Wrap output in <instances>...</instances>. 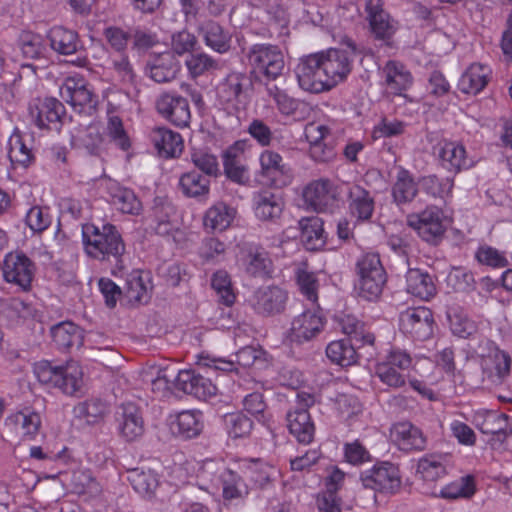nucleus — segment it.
Returning <instances> with one entry per match:
<instances>
[{
  "mask_svg": "<svg viewBox=\"0 0 512 512\" xmlns=\"http://www.w3.org/2000/svg\"><path fill=\"white\" fill-rule=\"evenodd\" d=\"M352 55L350 50L329 49L302 58L295 68L299 86L311 93L332 89L350 74Z\"/></svg>",
  "mask_w": 512,
  "mask_h": 512,
  "instance_id": "f257e3e1",
  "label": "nucleus"
},
{
  "mask_svg": "<svg viewBox=\"0 0 512 512\" xmlns=\"http://www.w3.org/2000/svg\"><path fill=\"white\" fill-rule=\"evenodd\" d=\"M82 234L85 252L89 257L114 263V274L125 269V244L114 225L104 224L101 229L95 225H86Z\"/></svg>",
  "mask_w": 512,
  "mask_h": 512,
  "instance_id": "f03ea898",
  "label": "nucleus"
},
{
  "mask_svg": "<svg viewBox=\"0 0 512 512\" xmlns=\"http://www.w3.org/2000/svg\"><path fill=\"white\" fill-rule=\"evenodd\" d=\"M33 372L42 385L57 388L68 396L77 395L83 386V371L77 362L57 366L42 360L34 364Z\"/></svg>",
  "mask_w": 512,
  "mask_h": 512,
  "instance_id": "7ed1b4c3",
  "label": "nucleus"
},
{
  "mask_svg": "<svg viewBox=\"0 0 512 512\" xmlns=\"http://www.w3.org/2000/svg\"><path fill=\"white\" fill-rule=\"evenodd\" d=\"M355 290L359 297L375 301L382 294L386 272L377 253L362 254L355 263Z\"/></svg>",
  "mask_w": 512,
  "mask_h": 512,
  "instance_id": "20e7f679",
  "label": "nucleus"
},
{
  "mask_svg": "<svg viewBox=\"0 0 512 512\" xmlns=\"http://www.w3.org/2000/svg\"><path fill=\"white\" fill-rule=\"evenodd\" d=\"M251 87L252 81L247 73L230 71L216 86L217 102L229 113L238 112L245 107Z\"/></svg>",
  "mask_w": 512,
  "mask_h": 512,
  "instance_id": "39448f33",
  "label": "nucleus"
},
{
  "mask_svg": "<svg viewBox=\"0 0 512 512\" xmlns=\"http://www.w3.org/2000/svg\"><path fill=\"white\" fill-rule=\"evenodd\" d=\"M245 55L253 71L265 76L268 80L277 79L284 70V55L277 45L256 43L247 49Z\"/></svg>",
  "mask_w": 512,
  "mask_h": 512,
  "instance_id": "423d86ee",
  "label": "nucleus"
},
{
  "mask_svg": "<svg viewBox=\"0 0 512 512\" xmlns=\"http://www.w3.org/2000/svg\"><path fill=\"white\" fill-rule=\"evenodd\" d=\"M202 477L209 479L213 485L222 486L224 500L232 501L245 498L249 494V485L236 471L208 461L202 469Z\"/></svg>",
  "mask_w": 512,
  "mask_h": 512,
  "instance_id": "0eeeda50",
  "label": "nucleus"
},
{
  "mask_svg": "<svg viewBox=\"0 0 512 512\" xmlns=\"http://www.w3.org/2000/svg\"><path fill=\"white\" fill-rule=\"evenodd\" d=\"M60 95L79 115L93 117L95 114L98 97L83 78H66L60 87Z\"/></svg>",
  "mask_w": 512,
  "mask_h": 512,
  "instance_id": "6e6552de",
  "label": "nucleus"
},
{
  "mask_svg": "<svg viewBox=\"0 0 512 512\" xmlns=\"http://www.w3.org/2000/svg\"><path fill=\"white\" fill-rule=\"evenodd\" d=\"M364 18L369 24L372 36L390 44L398 30V22L384 9L383 0H364Z\"/></svg>",
  "mask_w": 512,
  "mask_h": 512,
  "instance_id": "1a4fd4ad",
  "label": "nucleus"
},
{
  "mask_svg": "<svg viewBox=\"0 0 512 512\" xmlns=\"http://www.w3.org/2000/svg\"><path fill=\"white\" fill-rule=\"evenodd\" d=\"M303 197L305 203L316 212L332 213L339 207L340 191L331 180L321 178L306 186Z\"/></svg>",
  "mask_w": 512,
  "mask_h": 512,
  "instance_id": "9d476101",
  "label": "nucleus"
},
{
  "mask_svg": "<svg viewBox=\"0 0 512 512\" xmlns=\"http://www.w3.org/2000/svg\"><path fill=\"white\" fill-rule=\"evenodd\" d=\"M444 214L441 208L435 205L427 206L419 213L407 217V224L426 242H437L445 232L443 223Z\"/></svg>",
  "mask_w": 512,
  "mask_h": 512,
  "instance_id": "9b49d317",
  "label": "nucleus"
},
{
  "mask_svg": "<svg viewBox=\"0 0 512 512\" xmlns=\"http://www.w3.org/2000/svg\"><path fill=\"white\" fill-rule=\"evenodd\" d=\"M433 314L426 307L409 308L399 316L400 330L418 341H425L433 334Z\"/></svg>",
  "mask_w": 512,
  "mask_h": 512,
  "instance_id": "f8f14e48",
  "label": "nucleus"
},
{
  "mask_svg": "<svg viewBox=\"0 0 512 512\" xmlns=\"http://www.w3.org/2000/svg\"><path fill=\"white\" fill-rule=\"evenodd\" d=\"M156 110L171 124L184 128L191 120L188 100L177 93H163L156 100Z\"/></svg>",
  "mask_w": 512,
  "mask_h": 512,
  "instance_id": "ddd939ff",
  "label": "nucleus"
},
{
  "mask_svg": "<svg viewBox=\"0 0 512 512\" xmlns=\"http://www.w3.org/2000/svg\"><path fill=\"white\" fill-rule=\"evenodd\" d=\"M29 113L37 127L58 129L65 115V107L53 97L36 98L29 106Z\"/></svg>",
  "mask_w": 512,
  "mask_h": 512,
  "instance_id": "4468645a",
  "label": "nucleus"
},
{
  "mask_svg": "<svg viewBox=\"0 0 512 512\" xmlns=\"http://www.w3.org/2000/svg\"><path fill=\"white\" fill-rule=\"evenodd\" d=\"M115 421L119 435L127 442L136 441L144 434V420L140 408L134 403L120 405L115 413Z\"/></svg>",
  "mask_w": 512,
  "mask_h": 512,
  "instance_id": "2eb2a0df",
  "label": "nucleus"
},
{
  "mask_svg": "<svg viewBox=\"0 0 512 512\" xmlns=\"http://www.w3.org/2000/svg\"><path fill=\"white\" fill-rule=\"evenodd\" d=\"M35 273L34 263L22 253H9L3 263V276L7 282L27 290Z\"/></svg>",
  "mask_w": 512,
  "mask_h": 512,
  "instance_id": "dca6fc26",
  "label": "nucleus"
},
{
  "mask_svg": "<svg viewBox=\"0 0 512 512\" xmlns=\"http://www.w3.org/2000/svg\"><path fill=\"white\" fill-rule=\"evenodd\" d=\"M361 480L364 487L380 492H393L401 484L398 468L389 462H383L365 471L361 475Z\"/></svg>",
  "mask_w": 512,
  "mask_h": 512,
  "instance_id": "f3484780",
  "label": "nucleus"
},
{
  "mask_svg": "<svg viewBox=\"0 0 512 512\" xmlns=\"http://www.w3.org/2000/svg\"><path fill=\"white\" fill-rule=\"evenodd\" d=\"M261 175L276 188L288 186L293 180L290 166L284 163L283 158L277 152L264 150L259 157Z\"/></svg>",
  "mask_w": 512,
  "mask_h": 512,
  "instance_id": "a211bd4d",
  "label": "nucleus"
},
{
  "mask_svg": "<svg viewBox=\"0 0 512 512\" xmlns=\"http://www.w3.org/2000/svg\"><path fill=\"white\" fill-rule=\"evenodd\" d=\"M325 319L318 310H305L291 323L289 339L291 342L303 343L315 338L324 328Z\"/></svg>",
  "mask_w": 512,
  "mask_h": 512,
  "instance_id": "6ab92c4d",
  "label": "nucleus"
},
{
  "mask_svg": "<svg viewBox=\"0 0 512 512\" xmlns=\"http://www.w3.org/2000/svg\"><path fill=\"white\" fill-rule=\"evenodd\" d=\"M176 207L168 200L157 197L149 216V227L159 236H170L178 230Z\"/></svg>",
  "mask_w": 512,
  "mask_h": 512,
  "instance_id": "aec40b11",
  "label": "nucleus"
},
{
  "mask_svg": "<svg viewBox=\"0 0 512 512\" xmlns=\"http://www.w3.org/2000/svg\"><path fill=\"white\" fill-rule=\"evenodd\" d=\"M174 385L178 390L202 400L215 396L217 393L216 385L209 378L192 369L179 371Z\"/></svg>",
  "mask_w": 512,
  "mask_h": 512,
  "instance_id": "412c9836",
  "label": "nucleus"
},
{
  "mask_svg": "<svg viewBox=\"0 0 512 512\" xmlns=\"http://www.w3.org/2000/svg\"><path fill=\"white\" fill-rule=\"evenodd\" d=\"M346 194L350 216L357 222L369 221L376 205L374 195L359 184H349Z\"/></svg>",
  "mask_w": 512,
  "mask_h": 512,
  "instance_id": "4be33fe9",
  "label": "nucleus"
},
{
  "mask_svg": "<svg viewBox=\"0 0 512 512\" xmlns=\"http://www.w3.org/2000/svg\"><path fill=\"white\" fill-rule=\"evenodd\" d=\"M392 441L405 452L423 451L427 447V436L409 421L399 422L391 429Z\"/></svg>",
  "mask_w": 512,
  "mask_h": 512,
  "instance_id": "5701e85b",
  "label": "nucleus"
},
{
  "mask_svg": "<svg viewBox=\"0 0 512 512\" xmlns=\"http://www.w3.org/2000/svg\"><path fill=\"white\" fill-rule=\"evenodd\" d=\"M240 472L247 481L250 489H267L277 475V469L260 459L243 461L239 466Z\"/></svg>",
  "mask_w": 512,
  "mask_h": 512,
  "instance_id": "b1692460",
  "label": "nucleus"
},
{
  "mask_svg": "<svg viewBox=\"0 0 512 512\" xmlns=\"http://www.w3.org/2000/svg\"><path fill=\"white\" fill-rule=\"evenodd\" d=\"M266 92L273 99L280 114L303 120L309 116L310 106L299 99L293 98L275 84H266Z\"/></svg>",
  "mask_w": 512,
  "mask_h": 512,
  "instance_id": "393cba45",
  "label": "nucleus"
},
{
  "mask_svg": "<svg viewBox=\"0 0 512 512\" xmlns=\"http://www.w3.org/2000/svg\"><path fill=\"white\" fill-rule=\"evenodd\" d=\"M287 293L278 286L259 288L253 297V306L257 313L265 316L279 314L284 311Z\"/></svg>",
  "mask_w": 512,
  "mask_h": 512,
  "instance_id": "a878e982",
  "label": "nucleus"
},
{
  "mask_svg": "<svg viewBox=\"0 0 512 512\" xmlns=\"http://www.w3.org/2000/svg\"><path fill=\"white\" fill-rule=\"evenodd\" d=\"M380 73L382 84L390 95H401L413 82L410 71L397 61H388Z\"/></svg>",
  "mask_w": 512,
  "mask_h": 512,
  "instance_id": "bb28decb",
  "label": "nucleus"
},
{
  "mask_svg": "<svg viewBox=\"0 0 512 512\" xmlns=\"http://www.w3.org/2000/svg\"><path fill=\"white\" fill-rule=\"evenodd\" d=\"M252 207L260 221L275 222L283 212L284 201L279 194L265 189L253 193Z\"/></svg>",
  "mask_w": 512,
  "mask_h": 512,
  "instance_id": "cd10ccee",
  "label": "nucleus"
},
{
  "mask_svg": "<svg viewBox=\"0 0 512 512\" xmlns=\"http://www.w3.org/2000/svg\"><path fill=\"white\" fill-rule=\"evenodd\" d=\"M261 354V350H258L252 346H246L241 348L236 353V362L221 358L200 356L198 360V365L203 368L231 372L236 369V363L245 368L251 367L255 363V361L260 358Z\"/></svg>",
  "mask_w": 512,
  "mask_h": 512,
  "instance_id": "c85d7f7f",
  "label": "nucleus"
},
{
  "mask_svg": "<svg viewBox=\"0 0 512 512\" xmlns=\"http://www.w3.org/2000/svg\"><path fill=\"white\" fill-rule=\"evenodd\" d=\"M438 156L443 168L450 172L459 173L474 165L473 160L468 157L465 147L458 142H442L438 150Z\"/></svg>",
  "mask_w": 512,
  "mask_h": 512,
  "instance_id": "c756f323",
  "label": "nucleus"
},
{
  "mask_svg": "<svg viewBox=\"0 0 512 512\" xmlns=\"http://www.w3.org/2000/svg\"><path fill=\"white\" fill-rule=\"evenodd\" d=\"M103 142L101 126L94 119H91L86 125L79 124L72 133V145L76 148L85 149L92 155H97L100 152Z\"/></svg>",
  "mask_w": 512,
  "mask_h": 512,
  "instance_id": "7c9ffc66",
  "label": "nucleus"
},
{
  "mask_svg": "<svg viewBox=\"0 0 512 512\" xmlns=\"http://www.w3.org/2000/svg\"><path fill=\"white\" fill-rule=\"evenodd\" d=\"M419 194L418 179L407 169L397 170L395 181L391 187V196L397 206L412 203Z\"/></svg>",
  "mask_w": 512,
  "mask_h": 512,
  "instance_id": "2f4dec72",
  "label": "nucleus"
},
{
  "mask_svg": "<svg viewBox=\"0 0 512 512\" xmlns=\"http://www.w3.org/2000/svg\"><path fill=\"white\" fill-rule=\"evenodd\" d=\"M492 69L485 64L473 63L461 75L458 89L465 94L476 95L489 83Z\"/></svg>",
  "mask_w": 512,
  "mask_h": 512,
  "instance_id": "473e14b6",
  "label": "nucleus"
},
{
  "mask_svg": "<svg viewBox=\"0 0 512 512\" xmlns=\"http://www.w3.org/2000/svg\"><path fill=\"white\" fill-rule=\"evenodd\" d=\"M151 141L158 154L164 158H175L183 151V139L178 132L166 127H157L150 134Z\"/></svg>",
  "mask_w": 512,
  "mask_h": 512,
  "instance_id": "72a5a7b5",
  "label": "nucleus"
},
{
  "mask_svg": "<svg viewBox=\"0 0 512 512\" xmlns=\"http://www.w3.org/2000/svg\"><path fill=\"white\" fill-rule=\"evenodd\" d=\"M511 364L510 355L498 347L491 348L482 360L484 372L494 383H502L510 375Z\"/></svg>",
  "mask_w": 512,
  "mask_h": 512,
  "instance_id": "f704fd0d",
  "label": "nucleus"
},
{
  "mask_svg": "<svg viewBox=\"0 0 512 512\" xmlns=\"http://www.w3.org/2000/svg\"><path fill=\"white\" fill-rule=\"evenodd\" d=\"M287 427L291 435L301 444H310L315 436V424L309 411L289 410L286 414Z\"/></svg>",
  "mask_w": 512,
  "mask_h": 512,
  "instance_id": "c9c22d12",
  "label": "nucleus"
},
{
  "mask_svg": "<svg viewBox=\"0 0 512 512\" xmlns=\"http://www.w3.org/2000/svg\"><path fill=\"white\" fill-rule=\"evenodd\" d=\"M203 426L202 413L197 410L181 411L170 422L172 433L183 439H191L198 436L203 430Z\"/></svg>",
  "mask_w": 512,
  "mask_h": 512,
  "instance_id": "e433bc0d",
  "label": "nucleus"
},
{
  "mask_svg": "<svg viewBox=\"0 0 512 512\" xmlns=\"http://www.w3.org/2000/svg\"><path fill=\"white\" fill-rule=\"evenodd\" d=\"M211 180L195 170L183 173L178 182L181 193L187 198L206 202L210 194Z\"/></svg>",
  "mask_w": 512,
  "mask_h": 512,
  "instance_id": "4c0bfd02",
  "label": "nucleus"
},
{
  "mask_svg": "<svg viewBox=\"0 0 512 512\" xmlns=\"http://www.w3.org/2000/svg\"><path fill=\"white\" fill-rule=\"evenodd\" d=\"M406 291L421 300H430L436 295L433 276L418 268L409 269L406 273Z\"/></svg>",
  "mask_w": 512,
  "mask_h": 512,
  "instance_id": "58836bf2",
  "label": "nucleus"
},
{
  "mask_svg": "<svg viewBox=\"0 0 512 512\" xmlns=\"http://www.w3.org/2000/svg\"><path fill=\"white\" fill-rule=\"evenodd\" d=\"M53 342L60 350H68L73 347L80 348L83 345V330L70 321H63L53 325L50 329Z\"/></svg>",
  "mask_w": 512,
  "mask_h": 512,
  "instance_id": "ea45409f",
  "label": "nucleus"
},
{
  "mask_svg": "<svg viewBox=\"0 0 512 512\" xmlns=\"http://www.w3.org/2000/svg\"><path fill=\"white\" fill-rule=\"evenodd\" d=\"M47 38L51 48L61 55L75 54L82 47L78 33L63 26L52 27Z\"/></svg>",
  "mask_w": 512,
  "mask_h": 512,
  "instance_id": "a19ab883",
  "label": "nucleus"
},
{
  "mask_svg": "<svg viewBox=\"0 0 512 512\" xmlns=\"http://www.w3.org/2000/svg\"><path fill=\"white\" fill-rule=\"evenodd\" d=\"M5 426L22 438H33L41 426V417L34 411H19L6 418Z\"/></svg>",
  "mask_w": 512,
  "mask_h": 512,
  "instance_id": "79ce46f5",
  "label": "nucleus"
},
{
  "mask_svg": "<svg viewBox=\"0 0 512 512\" xmlns=\"http://www.w3.org/2000/svg\"><path fill=\"white\" fill-rule=\"evenodd\" d=\"M241 264L249 275L266 277L272 272V261L268 253L261 247L250 246L241 258Z\"/></svg>",
  "mask_w": 512,
  "mask_h": 512,
  "instance_id": "37998d69",
  "label": "nucleus"
},
{
  "mask_svg": "<svg viewBox=\"0 0 512 512\" xmlns=\"http://www.w3.org/2000/svg\"><path fill=\"white\" fill-rule=\"evenodd\" d=\"M243 149L240 143H235L223 152V167L225 175L231 181L238 184H246L249 175L241 163Z\"/></svg>",
  "mask_w": 512,
  "mask_h": 512,
  "instance_id": "c03bdc74",
  "label": "nucleus"
},
{
  "mask_svg": "<svg viewBox=\"0 0 512 512\" xmlns=\"http://www.w3.org/2000/svg\"><path fill=\"white\" fill-rule=\"evenodd\" d=\"M301 241L307 250L316 251L326 244L323 221L319 217L303 218L299 221Z\"/></svg>",
  "mask_w": 512,
  "mask_h": 512,
  "instance_id": "a18cd8bd",
  "label": "nucleus"
},
{
  "mask_svg": "<svg viewBox=\"0 0 512 512\" xmlns=\"http://www.w3.org/2000/svg\"><path fill=\"white\" fill-rule=\"evenodd\" d=\"M111 204L125 214L138 215L142 210V203L133 190L122 187L117 183L108 188Z\"/></svg>",
  "mask_w": 512,
  "mask_h": 512,
  "instance_id": "49530a36",
  "label": "nucleus"
},
{
  "mask_svg": "<svg viewBox=\"0 0 512 512\" xmlns=\"http://www.w3.org/2000/svg\"><path fill=\"white\" fill-rule=\"evenodd\" d=\"M177 72L178 65L171 52L154 57L148 65V74L157 83L170 82L176 77Z\"/></svg>",
  "mask_w": 512,
  "mask_h": 512,
  "instance_id": "de8ad7c7",
  "label": "nucleus"
},
{
  "mask_svg": "<svg viewBox=\"0 0 512 512\" xmlns=\"http://www.w3.org/2000/svg\"><path fill=\"white\" fill-rule=\"evenodd\" d=\"M200 32L205 44L220 54L226 53L231 47V35L219 23L207 21L202 24Z\"/></svg>",
  "mask_w": 512,
  "mask_h": 512,
  "instance_id": "09e8293b",
  "label": "nucleus"
},
{
  "mask_svg": "<svg viewBox=\"0 0 512 512\" xmlns=\"http://www.w3.org/2000/svg\"><path fill=\"white\" fill-rule=\"evenodd\" d=\"M419 191L432 199L445 201L451 196L454 181L448 177H438L435 174H429L418 178Z\"/></svg>",
  "mask_w": 512,
  "mask_h": 512,
  "instance_id": "8fccbe9b",
  "label": "nucleus"
},
{
  "mask_svg": "<svg viewBox=\"0 0 512 512\" xmlns=\"http://www.w3.org/2000/svg\"><path fill=\"white\" fill-rule=\"evenodd\" d=\"M477 428L483 434L505 437L509 430L508 416L498 411H486L475 416Z\"/></svg>",
  "mask_w": 512,
  "mask_h": 512,
  "instance_id": "3c124183",
  "label": "nucleus"
},
{
  "mask_svg": "<svg viewBox=\"0 0 512 512\" xmlns=\"http://www.w3.org/2000/svg\"><path fill=\"white\" fill-rule=\"evenodd\" d=\"M236 210L223 201L213 204L204 215V226L211 230L223 231L233 222Z\"/></svg>",
  "mask_w": 512,
  "mask_h": 512,
  "instance_id": "603ef678",
  "label": "nucleus"
},
{
  "mask_svg": "<svg viewBox=\"0 0 512 512\" xmlns=\"http://www.w3.org/2000/svg\"><path fill=\"white\" fill-rule=\"evenodd\" d=\"M356 342L351 340L332 341L326 348V355L331 362L342 367H348L357 362L358 354L356 352Z\"/></svg>",
  "mask_w": 512,
  "mask_h": 512,
  "instance_id": "864d4df0",
  "label": "nucleus"
},
{
  "mask_svg": "<svg viewBox=\"0 0 512 512\" xmlns=\"http://www.w3.org/2000/svg\"><path fill=\"white\" fill-rule=\"evenodd\" d=\"M337 321L342 332L350 337L348 340L361 345H373L374 335L355 316L343 315L338 317Z\"/></svg>",
  "mask_w": 512,
  "mask_h": 512,
  "instance_id": "5fc2aeb1",
  "label": "nucleus"
},
{
  "mask_svg": "<svg viewBox=\"0 0 512 512\" xmlns=\"http://www.w3.org/2000/svg\"><path fill=\"white\" fill-rule=\"evenodd\" d=\"M447 456L443 454H428L419 459L417 473L424 480L435 481L447 473Z\"/></svg>",
  "mask_w": 512,
  "mask_h": 512,
  "instance_id": "6e6d98bb",
  "label": "nucleus"
},
{
  "mask_svg": "<svg viewBox=\"0 0 512 512\" xmlns=\"http://www.w3.org/2000/svg\"><path fill=\"white\" fill-rule=\"evenodd\" d=\"M107 114L106 135L109 141L123 151L128 150L131 146V142L124 128L122 119L110 109L107 111Z\"/></svg>",
  "mask_w": 512,
  "mask_h": 512,
  "instance_id": "4d7b16f0",
  "label": "nucleus"
},
{
  "mask_svg": "<svg viewBox=\"0 0 512 512\" xmlns=\"http://www.w3.org/2000/svg\"><path fill=\"white\" fill-rule=\"evenodd\" d=\"M474 258L478 264L492 269H501L509 265L506 253L488 244L479 245L474 253Z\"/></svg>",
  "mask_w": 512,
  "mask_h": 512,
  "instance_id": "13d9d810",
  "label": "nucleus"
},
{
  "mask_svg": "<svg viewBox=\"0 0 512 512\" xmlns=\"http://www.w3.org/2000/svg\"><path fill=\"white\" fill-rule=\"evenodd\" d=\"M8 145V156L12 163L28 167L33 162L34 155L22 135L14 133L10 137Z\"/></svg>",
  "mask_w": 512,
  "mask_h": 512,
  "instance_id": "bf43d9fd",
  "label": "nucleus"
},
{
  "mask_svg": "<svg viewBox=\"0 0 512 512\" xmlns=\"http://www.w3.org/2000/svg\"><path fill=\"white\" fill-rule=\"evenodd\" d=\"M296 283L300 292L311 302L315 303L318 299L319 283L317 276L313 271L308 270L306 264L297 267L295 271Z\"/></svg>",
  "mask_w": 512,
  "mask_h": 512,
  "instance_id": "052dcab7",
  "label": "nucleus"
},
{
  "mask_svg": "<svg viewBox=\"0 0 512 512\" xmlns=\"http://www.w3.org/2000/svg\"><path fill=\"white\" fill-rule=\"evenodd\" d=\"M128 480L133 489L143 497L151 496L158 486V479L152 471L134 469L129 472Z\"/></svg>",
  "mask_w": 512,
  "mask_h": 512,
  "instance_id": "680f3d73",
  "label": "nucleus"
},
{
  "mask_svg": "<svg viewBox=\"0 0 512 512\" xmlns=\"http://www.w3.org/2000/svg\"><path fill=\"white\" fill-rule=\"evenodd\" d=\"M185 64L192 78H197L219 68V62L206 53H191Z\"/></svg>",
  "mask_w": 512,
  "mask_h": 512,
  "instance_id": "e2e57ef3",
  "label": "nucleus"
},
{
  "mask_svg": "<svg viewBox=\"0 0 512 512\" xmlns=\"http://www.w3.org/2000/svg\"><path fill=\"white\" fill-rule=\"evenodd\" d=\"M407 126V123L404 121L385 116L375 124L371 137L373 140L398 137L405 133Z\"/></svg>",
  "mask_w": 512,
  "mask_h": 512,
  "instance_id": "0e129e2a",
  "label": "nucleus"
},
{
  "mask_svg": "<svg viewBox=\"0 0 512 512\" xmlns=\"http://www.w3.org/2000/svg\"><path fill=\"white\" fill-rule=\"evenodd\" d=\"M191 162L203 173V176H207L209 179L211 177H217L220 173L217 157L206 150H193L191 153Z\"/></svg>",
  "mask_w": 512,
  "mask_h": 512,
  "instance_id": "69168bd1",
  "label": "nucleus"
},
{
  "mask_svg": "<svg viewBox=\"0 0 512 512\" xmlns=\"http://www.w3.org/2000/svg\"><path fill=\"white\" fill-rule=\"evenodd\" d=\"M211 286L219 297V301L231 306L236 299L229 274L224 270L216 271L211 279Z\"/></svg>",
  "mask_w": 512,
  "mask_h": 512,
  "instance_id": "338daca9",
  "label": "nucleus"
},
{
  "mask_svg": "<svg viewBox=\"0 0 512 512\" xmlns=\"http://www.w3.org/2000/svg\"><path fill=\"white\" fill-rule=\"evenodd\" d=\"M375 374L384 385L393 389L402 388L406 384V377L401 373V370L384 360L377 363Z\"/></svg>",
  "mask_w": 512,
  "mask_h": 512,
  "instance_id": "774afa93",
  "label": "nucleus"
}]
</instances>
